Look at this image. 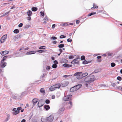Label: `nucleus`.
I'll use <instances>...</instances> for the list:
<instances>
[{"instance_id": "obj_23", "label": "nucleus", "mask_w": 122, "mask_h": 122, "mask_svg": "<svg viewBox=\"0 0 122 122\" xmlns=\"http://www.w3.org/2000/svg\"><path fill=\"white\" fill-rule=\"evenodd\" d=\"M38 9L36 7H33L31 8V10L34 12H35Z\"/></svg>"}, {"instance_id": "obj_33", "label": "nucleus", "mask_w": 122, "mask_h": 122, "mask_svg": "<svg viewBox=\"0 0 122 122\" xmlns=\"http://www.w3.org/2000/svg\"><path fill=\"white\" fill-rule=\"evenodd\" d=\"M10 118V116L9 115H8L7 117L5 120V122H7Z\"/></svg>"}, {"instance_id": "obj_19", "label": "nucleus", "mask_w": 122, "mask_h": 122, "mask_svg": "<svg viewBox=\"0 0 122 122\" xmlns=\"http://www.w3.org/2000/svg\"><path fill=\"white\" fill-rule=\"evenodd\" d=\"M8 57V56H6L4 57L2 59L1 61V63H2Z\"/></svg>"}, {"instance_id": "obj_1", "label": "nucleus", "mask_w": 122, "mask_h": 122, "mask_svg": "<svg viewBox=\"0 0 122 122\" xmlns=\"http://www.w3.org/2000/svg\"><path fill=\"white\" fill-rule=\"evenodd\" d=\"M88 75V73L87 72L82 73V72H79L75 73L74 74V76H76L77 79H80L83 77L87 76Z\"/></svg>"}, {"instance_id": "obj_9", "label": "nucleus", "mask_w": 122, "mask_h": 122, "mask_svg": "<svg viewBox=\"0 0 122 122\" xmlns=\"http://www.w3.org/2000/svg\"><path fill=\"white\" fill-rule=\"evenodd\" d=\"M7 63L6 62L0 63V66L2 68L4 67L6 65Z\"/></svg>"}, {"instance_id": "obj_39", "label": "nucleus", "mask_w": 122, "mask_h": 122, "mask_svg": "<svg viewBox=\"0 0 122 122\" xmlns=\"http://www.w3.org/2000/svg\"><path fill=\"white\" fill-rule=\"evenodd\" d=\"M30 26H31L30 25H26L25 26V28L26 29H27L28 28L30 27Z\"/></svg>"}, {"instance_id": "obj_11", "label": "nucleus", "mask_w": 122, "mask_h": 122, "mask_svg": "<svg viewBox=\"0 0 122 122\" xmlns=\"http://www.w3.org/2000/svg\"><path fill=\"white\" fill-rule=\"evenodd\" d=\"M63 66L65 67H70L72 66V65H69L67 63H65L63 65Z\"/></svg>"}, {"instance_id": "obj_14", "label": "nucleus", "mask_w": 122, "mask_h": 122, "mask_svg": "<svg viewBox=\"0 0 122 122\" xmlns=\"http://www.w3.org/2000/svg\"><path fill=\"white\" fill-rule=\"evenodd\" d=\"M49 90L51 91H54L56 89V88L55 87L54 85H53L51 86L49 88Z\"/></svg>"}, {"instance_id": "obj_30", "label": "nucleus", "mask_w": 122, "mask_h": 122, "mask_svg": "<svg viewBox=\"0 0 122 122\" xmlns=\"http://www.w3.org/2000/svg\"><path fill=\"white\" fill-rule=\"evenodd\" d=\"M68 104H70L71 105V106H70L69 107V109H70L71 108L72 106V102L71 101H69V102H68Z\"/></svg>"}, {"instance_id": "obj_24", "label": "nucleus", "mask_w": 122, "mask_h": 122, "mask_svg": "<svg viewBox=\"0 0 122 122\" xmlns=\"http://www.w3.org/2000/svg\"><path fill=\"white\" fill-rule=\"evenodd\" d=\"M46 50H38L37 51L38 52L40 53H41L43 52H44L46 51Z\"/></svg>"}, {"instance_id": "obj_2", "label": "nucleus", "mask_w": 122, "mask_h": 122, "mask_svg": "<svg viewBox=\"0 0 122 122\" xmlns=\"http://www.w3.org/2000/svg\"><path fill=\"white\" fill-rule=\"evenodd\" d=\"M95 80L94 75H90L85 78L84 81L87 82V83H90Z\"/></svg>"}, {"instance_id": "obj_61", "label": "nucleus", "mask_w": 122, "mask_h": 122, "mask_svg": "<svg viewBox=\"0 0 122 122\" xmlns=\"http://www.w3.org/2000/svg\"><path fill=\"white\" fill-rule=\"evenodd\" d=\"M55 98V96L53 95L52 96V99H54Z\"/></svg>"}, {"instance_id": "obj_5", "label": "nucleus", "mask_w": 122, "mask_h": 122, "mask_svg": "<svg viewBox=\"0 0 122 122\" xmlns=\"http://www.w3.org/2000/svg\"><path fill=\"white\" fill-rule=\"evenodd\" d=\"M65 108L64 107H62L60 108L59 109L58 112V114L61 115L63 113V111L65 110Z\"/></svg>"}, {"instance_id": "obj_57", "label": "nucleus", "mask_w": 122, "mask_h": 122, "mask_svg": "<svg viewBox=\"0 0 122 122\" xmlns=\"http://www.w3.org/2000/svg\"><path fill=\"white\" fill-rule=\"evenodd\" d=\"M15 5H13L12 7L10 8V9H14L15 8Z\"/></svg>"}, {"instance_id": "obj_48", "label": "nucleus", "mask_w": 122, "mask_h": 122, "mask_svg": "<svg viewBox=\"0 0 122 122\" xmlns=\"http://www.w3.org/2000/svg\"><path fill=\"white\" fill-rule=\"evenodd\" d=\"M53 62L54 64L57 65L58 64V62L56 60H55Z\"/></svg>"}, {"instance_id": "obj_44", "label": "nucleus", "mask_w": 122, "mask_h": 122, "mask_svg": "<svg viewBox=\"0 0 122 122\" xmlns=\"http://www.w3.org/2000/svg\"><path fill=\"white\" fill-rule=\"evenodd\" d=\"M75 59H76V60L75 61H76L77 62V64H78L79 62V60H79V59H80L79 58H76Z\"/></svg>"}, {"instance_id": "obj_34", "label": "nucleus", "mask_w": 122, "mask_h": 122, "mask_svg": "<svg viewBox=\"0 0 122 122\" xmlns=\"http://www.w3.org/2000/svg\"><path fill=\"white\" fill-rule=\"evenodd\" d=\"M46 48V47L45 46H42L40 47L39 48V49H43L44 50Z\"/></svg>"}, {"instance_id": "obj_43", "label": "nucleus", "mask_w": 122, "mask_h": 122, "mask_svg": "<svg viewBox=\"0 0 122 122\" xmlns=\"http://www.w3.org/2000/svg\"><path fill=\"white\" fill-rule=\"evenodd\" d=\"M116 65V64L114 63H111V66L112 67H114Z\"/></svg>"}, {"instance_id": "obj_60", "label": "nucleus", "mask_w": 122, "mask_h": 122, "mask_svg": "<svg viewBox=\"0 0 122 122\" xmlns=\"http://www.w3.org/2000/svg\"><path fill=\"white\" fill-rule=\"evenodd\" d=\"M23 49H24L25 50V48H24L23 47H22L19 50V51H20L21 50H23Z\"/></svg>"}, {"instance_id": "obj_6", "label": "nucleus", "mask_w": 122, "mask_h": 122, "mask_svg": "<svg viewBox=\"0 0 122 122\" xmlns=\"http://www.w3.org/2000/svg\"><path fill=\"white\" fill-rule=\"evenodd\" d=\"M43 100V99H42L39 101L38 104V106L39 107H41L43 105V103H42Z\"/></svg>"}, {"instance_id": "obj_58", "label": "nucleus", "mask_w": 122, "mask_h": 122, "mask_svg": "<svg viewBox=\"0 0 122 122\" xmlns=\"http://www.w3.org/2000/svg\"><path fill=\"white\" fill-rule=\"evenodd\" d=\"M112 86L113 87L115 86H116V84L114 83H112Z\"/></svg>"}, {"instance_id": "obj_40", "label": "nucleus", "mask_w": 122, "mask_h": 122, "mask_svg": "<svg viewBox=\"0 0 122 122\" xmlns=\"http://www.w3.org/2000/svg\"><path fill=\"white\" fill-rule=\"evenodd\" d=\"M50 101L48 99H46L45 101V102L46 103L48 104L50 103Z\"/></svg>"}, {"instance_id": "obj_10", "label": "nucleus", "mask_w": 122, "mask_h": 122, "mask_svg": "<svg viewBox=\"0 0 122 122\" xmlns=\"http://www.w3.org/2000/svg\"><path fill=\"white\" fill-rule=\"evenodd\" d=\"M38 100L37 99L34 98L32 100L34 106H35L36 104V103L38 102Z\"/></svg>"}, {"instance_id": "obj_26", "label": "nucleus", "mask_w": 122, "mask_h": 122, "mask_svg": "<svg viewBox=\"0 0 122 122\" xmlns=\"http://www.w3.org/2000/svg\"><path fill=\"white\" fill-rule=\"evenodd\" d=\"M20 112L19 111L16 110L13 112V114L14 115H16L19 113Z\"/></svg>"}, {"instance_id": "obj_53", "label": "nucleus", "mask_w": 122, "mask_h": 122, "mask_svg": "<svg viewBox=\"0 0 122 122\" xmlns=\"http://www.w3.org/2000/svg\"><path fill=\"white\" fill-rule=\"evenodd\" d=\"M51 68V67L50 66H47L46 69L47 70H49Z\"/></svg>"}, {"instance_id": "obj_3", "label": "nucleus", "mask_w": 122, "mask_h": 122, "mask_svg": "<svg viewBox=\"0 0 122 122\" xmlns=\"http://www.w3.org/2000/svg\"><path fill=\"white\" fill-rule=\"evenodd\" d=\"M54 117L53 115H51L48 117H47V122H52L54 118Z\"/></svg>"}, {"instance_id": "obj_54", "label": "nucleus", "mask_w": 122, "mask_h": 122, "mask_svg": "<svg viewBox=\"0 0 122 122\" xmlns=\"http://www.w3.org/2000/svg\"><path fill=\"white\" fill-rule=\"evenodd\" d=\"M29 17H28L27 18V19L28 20H31V18L30 17V16H28Z\"/></svg>"}, {"instance_id": "obj_45", "label": "nucleus", "mask_w": 122, "mask_h": 122, "mask_svg": "<svg viewBox=\"0 0 122 122\" xmlns=\"http://www.w3.org/2000/svg\"><path fill=\"white\" fill-rule=\"evenodd\" d=\"M12 98L14 99H17V96L15 95H13L12 96Z\"/></svg>"}, {"instance_id": "obj_31", "label": "nucleus", "mask_w": 122, "mask_h": 122, "mask_svg": "<svg viewBox=\"0 0 122 122\" xmlns=\"http://www.w3.org/2000/svg\"><path fill=\"white\" fill-rule=\"evenodd\" d=\"M64 46V45L63 44H61L60 45H59L58 47L59 48H62Z\"/></svg>"}, {"instance_id": "obj_62", "label": "nucleus", "mask_w": 122, "mask_h": 122, "mask_svg": "<svg viewBox=\"0 0 122 122\" xmlns=\"http://www.w3.org/2000/svg\"><path fill=\"white\" fill-rule=\"evenodd\" d=\"M25 119H23L21 121V122H25Z\"/></svg>"}, {"instance_id": "obj_25", "label": "nucleus", "mask_w": 122, "mask_h": 122, "mask_svg": "<svg viewBox=\"0 0 122 122\" xmlns=\"http://www.w3.org/2000/svg\"><path fill=\"white\" fill-rule=\"evenodd\" d=\"M41 121L42 122H47L46 118H41Z\"/></svg>"}, {"instance_id": "obj_59", "label": "nucleus", "mask_w": 122, "mask_h": 122, "mask_svg": "<svg viewBox=\"0 0 122 122\" xmlns=\"http://www.w3.org/2000/svg\"><path fill=\"white\" fill-rule=\"evenodd\" d=\"M79 22H80V21L79 20H77L76 21V23L77 24H79Z\"/></svg>"}, {"instance_id": "obj_38", "label": "nucleus", "mask_w": 122, "mask_h": 122, "mask_svg": "<svg viewBox=\"0 0 122 122\" xmlns=\"http://www.w3.org/2000/svg\"><path fill=\"white\" fill-rule=\"evenodd\" d=\"M57 67V65L55 64H53L52 66V67L54 68H56Z\"/></svg>"}, {"instance_id": "obj_17", "label": "nucleus", "mask_w": 122, "mask_h": 122, "mask_svg": "<svg viewBox=\"0 0 122 122\" xmlns=\"http://www.w3.org/2000/svg\"><path fill=\"white\" fill-rule=\"evenodd\" d=\"M35 53V51H30L28 52H27V53L26 54V55H30V54H34Z\"/></svg>"}, {"instance_id": "obj_29", "label": "nucleus", "mask_w": 122, "mask_h": 122, "mask_svg": "<svg viewBox=\"0 0 122 122\" xmlns=\"http://www.w3.org/2000/svg\"><path fill=\"white\" fill-rule=\"evenodd\" d=\"M76 59H74L71 62V63L73 64H77V62L75 61Z\"/></svg>"}, {"instance_id": "obj_35", "label": "nucleus", "mask_w": 122, "mask_h": 122, "mask_svg": "<svg viewBox=\"0 0 122 122\" xmlns=\"http://www.w3.org/2000/svg\"><path fill=\"white\" fill-rule=\"evenodd\" d=\"M61 25L62 26H68L69 24L67 23H64L61 24Z\"/></svg>"}, {"instance_id": "obj_27", "label": "nucleus", "mask_w": 122, "mask_h": 122, "mask_svg": "<svg viewBox=\"0 0 122 122\" xmlns=\"http://www.w3.org/2000/svg\"><path fill=\"white\" fill-rule=\"evenodd\" d=\"M19 32V30L18 29H15L13 31L14 33L15 34L18 33Z\"/></svg>"}, {"instance_id": "obj_16", "label": "nucleus", "mask_w": 122, "mask_h": 122, "mask_svg": "<svg viewBox=\"0 0 122 122\" xmlns=\"http://www.w3.org/2000/svg\"><path fill=\"white\" fill-rule=\"evenodd\" d=\"M54 86L56 89L57 88L59 89L61 86V85L59 83L56 84L54 85Z\"/></svg>"}, {"instance_id": "obj_13", "label": "nucleus", "mask_w": 122, "mask_h": 122, "mask_svg": "<svg viewBox=\"0 0 122 122\" xmlns=\"http://www.w3.org/2000/svg\"><path fill=\"white\" fill-rule=\"evenodd\" d=\"M82 86V85L81 84H78L77 85H76L74 86H75L76 89L77 90L79 89Z\"/></svg>"}, {"instance_id": "obj_47", "label": "nucleus", "mask_w": 122, "mask_h": 122, "mask_svg": "<svg viewBox=\"0 0 122 122\" xmlns=\"http://www.w3.org/2000/svg\"><path fill=\"white\" fill-rule=\"evenodd\" d=\"M51 39L53 40H56L57 39V38L56 37L52 36L51 37Z\"/></svg>"}, {"instance_id": "obj_63", "label": "nucleus", "mask_w": 122, "mask_h": 122, "mask_svg": "<svg viewBox=\"0 0 122 122\" xmlns=\"http://www.w3.org/2000/svg\"><path fill=\"white\" fill-rule=\"evenodd\" d=\"M62 61L64 62H66V61H67L66 59H62Z\"/></svg>"}, {"instance_id": "obj_37", "label": "nucleus", "mask_w": 122, "mask_h": 122, "mask_svg": "<svg viewBox=\"0 0 122 122\" xmlns=\"http://www.w3.org/2000/svg\"><path fill=\"white\" fill-rule=\"evenodd\" d=\"M85 57L84 56H81V60H83L85 59Z\"/></svg>"}, {"instance_id": "obj_42", "label": "nucleus", "mask_w": 122, "mask_h": 122, "mask_svg": "<svg viewBox=\"0 0 122 122\" xmlns=\"http://www.w3.org/2000/svg\"><path fill=\"white\" fill-rule=\"evenodd\" d=\"M66 37V36H64L63 35H62L60 36V39H62L64 38H65Z\"/></svg>"}, {"instance_id": "obj_22", "label": "nucleus", "mask_w": 122, "mask_h": 122, "mask_svg": "<svg viewBox=\"0 0 122 122\" xmlns=\"http://www.w3.org/2000/svg\"><path fill=\"white\" fill-rule=\"evenodd\" d=\"M101 56H98L97 57V58L98 59L97 61L98 62H100L102 60L101 59Z\"/></svg>"}, {"instance_id": "obj_8", "label": "nucleus", "mask_w": 122, "mask_h": 122, "mask_svg": "<svg viewBox=\"0 0 122 122\" xmlns=\"http://www.w3.org/2000/svg\"><path fill=\"white\" fill-rule=\"evenodd\" d=\"M72 97V95H69L67 97H65V98L66 99H65L64 100L65 101H68L69 100H70Z\"/></svg>"}, {"instance_id": "obj_55", "label": "nucleus", "mask_w": 122, "mask_h": 122, "mask_svg": "<svg viewBox=\"0 0 122 122\" xmlns=\"http://www.w3.org/2000/svg\"><path fill=\"white\" fill-rule=\"evenodd\" d=\"M91 13V15L95 14H96V12H92Z\"/></svg>"}, {"instance_id": "obj_50", "label": "nucleus", "mask_w": 122, "mask_h": 122, "mask_svg": "<svg viewBox=\"0 0 122 122\" xmlns=\"http://www.w3.org/2000/svg\"><path fill=\"white\" fill-rule=\"evenodd\" d=\"M23 24L22 23H21L18 26L19 27H21L23 26Z\"/></svg>"}, {"instance_id": "obj_51", "label": "nucleus", "mask_w": 122, "mask_h": 122, "mask_svg": "<svg viewBox=\"0 0 122 122\" xmlns=\"http://www.w3.org/2000/svg\"><path fill=\"white\" fill-rule=\"evenodd\" d=\"M74 58V56H69V58L70 59H73Z\"/></svg>"}, {"instance_id": "obj_36", "label": "nucleus", "mask_w": 122, "mask_h": 122, "mask_svg": "<svg viewBox=\"0 0 122 122\" xmlns=\"http://www.w3.org/2000/svg\"><path fill=\"white\" fill-rule=\"evenodd\" d=\"M93 7H92L91 8L92 9H93L95 8H98V6H95V4L94 3L93 4Z\"/></svg>"}, {"instance_id": "obj_18", "label": "nucleus", "mask_w": 122, "mask_h": 122, "mask_svg": "<svg viewBox=\"0 0 122 122\" xmlns=\"http://www.w3.org/2000/svg\"><path fill=\"white\" fill-rule=\"evenodd\" d=\"M44 108L46 110L48 111L50 108V107L48 105H45L44 106Z\"/></svg>"}, {"instance_id": "obj_7", "label": "nucleus", "mask_w": 122, "mask_h": 122, "mask_svg": "<svg viewBox=\"0 0 122 122\" xmlns=\"http://www.w3.org/2000/svg\"><path fill=\"white\" fill-rule=\"evenodd\" d=\"M9 51H2L0 52V53L2 56L9 53Z\"/></svg>"}, {"instance_id": "obj_28", "label": "nucleus", "mask_w": 122, "mask_h": 122, "mask_svg": "<svg viewBox=\"0 0 122 122\" xmlns=\"http://www.w3.org/2000/svg\"><path fill=\"white\" fill-rule=\"evenodd\" d=\"M40 92L43 94H45V90L43 88H41L40 90Z\"/></svg>"}, {"instance_id": "obj_64", "label": "nucleus", "mask_w": 122, "mask_h": 122, "mask_svg": "<svg viewBox=\"0 0 122 122\" xmlns=\"http://www.w3.org/2000/svg\"><path fill=\"white\" fill-rule=\"evenodd\" d=\"M59 51L61 53L62 52V50L61 49H59Z\"/></svg>"}, {"instance_id": "obj_49", "label": "nucleus", "mask_w": 122, "mask_h": 122, "mask_svg": "<svg viewBox=\"0 0 122 122\" xmlns=\"http://www.w3.org/2000/svg\"><path fill=\"white\" fill-rule=\"evenodd\" d=\"M67 41L68 42H71L72 41V40L70 38H69L67 39Z\"/></svg>"}, {"instance_id": "obj_41", "label": "nucleus", "mask_w": 122, "mask_h": 122, "mask_svg": "<svg viewBox=\"0 0 122 122\" xmlns=\"http://www.w3.org/2000/svg\"><path fill=\"white\" fill-rule=\"evenodd\" d=\"M117 80L120 81H121L122 80V78L120 76H118L117 78Z\"/></svg>"}, {"instance_id": "obj_12", "label": "nucleus", "mask_w": 122, "mask_h": 122, "mask_svg": "<svg viewBox=\"0 0 122 122\" xmlns=\"http://www.w3.org/2000/svg\"><path fill=\"white\" fill-rule=\"evenodd\" d=\"M19 37V36L18 35H17L15 36L13 38V40L14 41H16L17 39H18Z\"/></svg>"}, {"instance_id": "obj_46", "label": "nucleus", "mask_w": 122, "mask_h": 122, "mask_svg": "<svg viewBox=\"0 0 122 122\" xmlns=\"http://www.w3.org/2000/svg\"><path fill=\"white\" fill-rule=\"evenodd\" d=\"M40 13L41 14V15L43 16H44V12H43L42 11H41L40 12Z\"/></svg>"}, {"instance_id": "obj_20", "label": "nucleus", "mask_w": 122, "mask_h": 122, "mask_svg": "<svg viewBox=\"0 0 122 122\" xmlns=\"http://www.w3.org/2000/svg\"><path fill=\"white\" fill-rule=\"evenodd\" d=\"M68 82H65L64 83L62 84V86L63 87L66 86L68 85Z\"/></svg>"}, {"instance_id": "obj_21", "label": "nucleus", "mask_w": 122, "mask_h": 122, "mask_svg": "<svg viewBox=\"0 0 122 122\" xmlns=\"http://www.w3.org/2000/svg\"><path fill=\"white\" fill-rule=\"evenodd\" d=\"M27 13L28 16H30L32 13V11L30 10H28L27 12Z\"/></svg>"}, {"instance_id": "obj_56", "label": "nucleus", "mask_w": 122, "mask_h": 122, "mask_svg": "<svg viewBox=\"0 0 122 122\" xmlns=\"http://www.w3.org/2000/svg\"><path fill=\"white\" fill-rule=\"evenodd\" d=\"M56 26L55 24H54L52 25V27L53 29H54V28Z\"/></svg>"}, {"instance_id": "obj_52", "label": "nucleus", "mask_w": 122, "mask_h": 122, "mask_svg": "<svg viewBox=\"0 0 122 122\" xmlns=\"http://www.w3.org/2000/svg\"><path fill=\"white\" fill-rule=\"evenodd\" d=\"M21 107H18L17 108V111H19L21 110Z\"/></svg>"}, {"instance_id": "obj_15", "label": "nucleus", "mask_w": 122, "mask_h": 122, "mask_svg": "<svg viewBox=\"0 0 122 122\" xmlns=\"http://www.w3.org/2000/svg\"><path fill=\"white\" fill-rule=\"evenodd\" d=\"M75 86H74V87L71 88L70 89V91L71 92H73L77 90L76 89Z\"/></svg>"}, {"instance_id": "obj_32", "label": "nucleus", "mask_w": 122, "mask_h": 122, "mask_svg": "<svg viewBox=\"0 0 122 122\" xmlns=\"http://www.w3.org/2000/svg\"><path fill=\"white\" fill-rule=\"evenodd\" d=\"M89 63V61H86V60L82 62L84 64H87Z\"/></svg>"}, {"instance_id": "obj_4", "label": "nucleus", "mask_w": 122, "mask_h": 122, "mask_svg": "<svg viewBox=\"0 0 122 122\" xmlns=\"http://www.w3.org/2000/svg\"><path fill=\"white\" fill-rule=\"evenodd\" d=\"M7 35L6 34L2 36L0 39V42L1 43H3L4 41H5V39L7 38Z\"/></svg>"}]
</instances>
